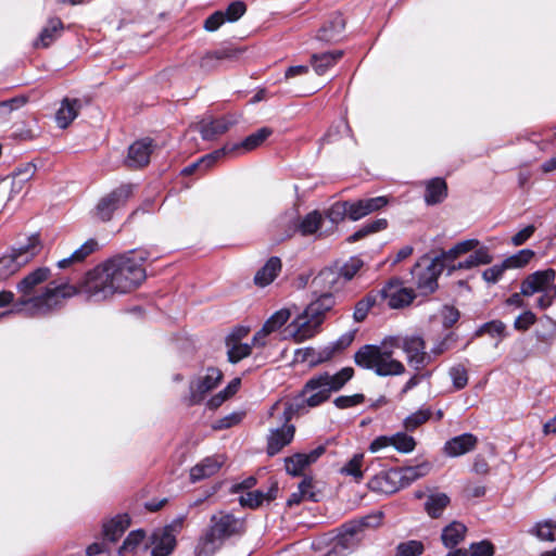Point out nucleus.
<instances>
[{
  "mask_svg": "<svg viewBox=\"0 0 556 556\" xmlns=\"http://www.w3.org/2000/svg\"><path fill=\"white\" fill-rule=\"evenodd\" d=\"M149 257L150 252L146 249L116 255L89 270L78 292L94 302L104 301L116 293H128L144 281L147 274L142 263Z\"/></svg>",
  "mask_w": 556,
  "mask_h": 556,
  "instance_id": "obj_1",
  "label": "nucleus"
},
{
  "mask_svg": "<svg viewBox=\"0 0 556 556\" xmlns=\"http://www.w3.org/2000/svg\"><path fill=\"white\" fill-rule=\"evenodd\" d=\"M397 348L404 351L408 365L415 370L422 369L431 362V356L426 352V342L418 334L393 336L386 338L380 345H363L355 353L354 362L380 377L399 376L405 372V367L393 358V351Z\"/></svg>",
  "mask_w": 556,
  "mask_h": 556,
  "instance_id": "obj_2",
  "label": "nucleus"
},
{
  "mask_svg": "<svg viewBox=\"0 0 556 556\" xmlns=\"http://www.w3.org/2000/svg\"><path fill=\"white\" fill-rule=\"evenodd\" d=\"M354 369L344 367L331 375L328 371L312 376L301 392L286 403L282 419L290 421L294 416L304 415L311 408L327 402L333 392L340 391L352 379Z\"/></svg>",
  "mask_w": 556,
  "mask_h": 556,
  "instance_id": "obj_3",
  "label": "nucleus"
},
{
  "mask_svg": "<svg viewBox=\"0 0 556 556\" xmlns=\"http://www.w3.org/2000/svg\"><path fill=\"white\" fill-rule=\"evenodd\" d=\"M78 293V288L68 283L56 285L54 281L50 282L45 291L33 298L27 295L21 296L14 304V308L3 315L12 312H25L28 316H45L54 309L62 306L63 300L72 298Z\"/></svg>",
  "mask_w": 556,
  "mask_h": 556,
  "instance_id": "obj_4",
  "label": "nucleus"
},
{
  "mask_svg": "<svg viewBox=\"0 0 556 556\" xmlns=\"http://www.w3.org/2000/svg\"><path fill=\"white\" fill-rule=\"evenodd\" d=\"M243 529V521L232 514L219 511L212 515L208 529L197 545L195 556L214 555L225 540L242 533Z\"/></svg>",
  "mask_w": 556,
  "mask_h": 556,
  "instance_id": "obj_5",
  "label": "nucleus"
},
{
  "mask_svg": "<svg viewBox=\"0 0 556 556\" xmlns=\"http://www.w3.org/2000/svg\"><path fill=\"white\" fill-rule=\"evenodd\" d=\"M316 295L317 298L289 326L295 341L301 342L313 338L319 331L326 314L336 304L333 293L331 292L317 293Z\"/></svg>",
  "mask_w": 556,
  "mask_h": 556,
  "instance_id": "obj_6",
  "label": "nucleus"
},
{
  "mask_svg": "<svg viewBox=\"0 0 556 556\" xmlns=\"http://www.w3.org/2000/svg\"><path fill=\"white\" fill-rule=\"evenodd\" d=\"M42 243L38 233L26 238L25 243L12 248L9 255L0 257V281H4L14 275L22 266L29 263L40 253Z\"/></svg>",
  "mask_w": 556,
  "mask_h": 556,
  "instance_id": "obj_7",
  "label": "nucleus"
},
{
  "mask_svg": "<svg viewBox=\"0 0 556 556\" xmlns=\"http://www.w3.org/2000/svg\"><path fill=\"white\" fill-rule=\"evenodd\" d=\"M438 262L439 260L425 255L412 267V282L419 294L428 295L438 289V277L443 271L442 265Z\"/></svg>",
  "mask_w": 556,
  "mask_h": 556,
  "instance_id": "obj_8",
  "label": "nucleus"
},
{
  "mask_svg": "<svg viewBox=\"0 0 556 556\" xmlns=\"http://www.w3.org/2000/svg\"><path fill=\"white\" fill-rule=\"evenodd\" d=\"M223 379V372L215 367H208L205 375L190 381L189 396L186 399L189 406L200 404L205 395L215 389Z\"/></svg>",
  "mask_w": 556,
  "mask_h": 556,
  "instance_id": "obj_9",
  "label": "nucleus"
},
{
  "mask_svg": "<svg viewBox=\"0 0 556 556\" xmlns=\"http://www.w3.org/2000/svg\"><path fill=\"white\" fill-rule=\"evenodd\" d=\"M132 193L131 185H121L103 197L97 205V214L103 220L108 222L112 218L114 211L118 210L130 198Z\"/></svg>",
  "mask_w": 556,
  "mask_h": 556,
  "instance_id": "obj_10",
  "label": "nucleus"
},
{
  "mask_svg": "<svg viewBox=\"0 0 556 556\" xmlns=\"http://www.w3.org/2000/svg\"><path fill=\"white\" fill-rule=\"evenodd\" d=\"M340 271L334 263L323 268L312 280L311 287L314 294L340 290L343 287Z\"/></svg>",
  "mask_w": 556,
  "mask_h": 556,
  "instance_id": "obj_11",
  "label": "nucleus"
},
{
  "mask_svg": "<svg viewBox=\"0 0 556 556\" xmlns=\"http://www.w3.org/2000/svg\"><path fill=\"white\" fill-rule=\"evenodd\" d=\"M555 279L556 271L553 268L536 270L521 281V294L532 296L535 293H542Z\"/></svg>",
  "mask_w": 556,
  "mask_h": 556,
  "instance_id": "obj_12",
  "label": "nucleus"
},
{
  "mask_svg": "<svg viewBox=\"0 0 556 556\" xmlns=\"http://www.w3.org/2000/svg\"><path fill=\"white\" fill-rule=\"evenodd\" d=\"M153 148V140L150 138L135 141L128 148L125 165L131 169H138L147 166L150 162Z\"/></svg>",
  "mask_w": 556,
  "mask_h": 556,
  "instance_id": "obj_13",
  "label": "nucleus"
},
{
  "mask_svg": "<svg viewBox=\"0 0 556 556\" xmlns=\"http://www.w3.org/2000/svg\"><path fill=\"white\" fill-rule=\"evenodd\" d=\"M325 452V445H318L309 453H295L292 456L286 457V471L293 477H299L306 467L314 464Z\"/></svg>",
  "mask_w": 556,
  "mask_h": 556,
  "instance_id": "obj_14",
  "label": "nucleus"
},
{
  "mask_svg": "<svg viewBox=\"0 0 556 556\" xmlns=\"http://www.w3.org/2000/svg\"><path fill=\"white\" fill-rule=\"evenodd\" d=\"M381 296L387 300V304L391 308H402L409 305L415 293L413 289L400 287L399 281H390L381 291Z\"/></svg>",
  "mask_w": 556,
  "mask_h": 556,
  "instance_id": "obj_15",
  "label": "nucleus"
},
{
  "mask_svg": "<svg viewBox=\"0 0 556 556\" xmlns=\"http://www.w3.org/2000/svg\"><path fill=\"white\" fill-rule=\"evenodd\" d=\"M367 485L370 491L382 494H393L402 489L397 469H390L375 475Z\"/></svg>",
  "mask_w": 556,
  "mask_h": 556,
  "instance_id": "obj_16",
  "label": "nucleus"
},
{
  "mask_svg": "<svg viewBox=\"0 0 556 556\" xmlns=\"http://www.w3.org/2000/svg\"><path fill=\"white\" fill-rule=\"evenodd\" d=\"M235 123V119L226 116L219 118H203L198 124V130L203 140L211 141L227 132Z\"/></svg>",
  "mask_w": 556,
  "mask_h": 556,
  "instance_id": "obj_17",
  "label": "nucleus"
},
{
  "mask_svg": "<svg viewBox=\"0 0 556 556\" xmlns=\"http://www.w3.org/2000/svg\"><path fill=\"white\" fill-rule=\"evenodd\" d=\"M282 427L270 430L267 438V454L274 456L278 454L285 446L291 443L294 437L295 428L283 419Z\"/></svg>",
  "mask_w": 556,
  "mask_h": 556,
  "instance_id": "obj_18",
  "label": "nucleus"
},
{
  "mask_svg": "<svg viewBox=\"0 0 556 556\" xmlns=\"http://www.w3.org/2000/svg\"><path fill=\"white\" fill-rule=\"evenodd\" d=\"M151 556H169L176 546V535L168 530L155 529L151 536Z\"/></svg>",
  "mask_w": 556,
  "mask_h": 556,
  "instance_id": "obj_19",
  "label": "nucleus"
},
{
  "mask_svg": "<svg viewBox=\"0 0 556 556\" xmlns=\"http://www.w3.org/2000/svg\"><path fill=\"white\" fill-rule=\"evenodd\" d=\"M225 463L223 455L208 456L190 469V480L198 482L214 476Z\"/></svg>",
  "mask_w": 556,
  "mask_h": 556,
  "instance_id": "obj_20",
  "label": "nucleus"
},
{
  "mask_svg": "<svg viewBox=\"0 0 556 556\" xmlns=\"http://www.w3.org/2000/svg\"><path fill=\"white\" fill-rule=\"evenodd\" d=\"M478 439L472 433H463L447 440L443 451L450 457H458L475 450Z\"/></svg>",
  "mask_w": 556,
  "mask_h": 556,
  "instance_id": "obj_21",
  "label": "nucleus"
},
{
  "mask_svg": "<svg viewBox=\"0 0 556 556\" xmlns=\"http://www.w3.org/2000/svg\"><path fill=\"white\" fill-rule=\"evenodd\" d=\"M345 27V21L340 13H334L319 28L316 38L319 41L331 43L340 39Z\"/></svg>",
  "mask_w": 556,
  "mask_h": 556,
  "instance_id": "obj_22",
  "label": "nucleus"
},
{
  "mask_svg": "<svg viewBox=\"0 0 556 556\" xmlns=\"http://www.w3.org/2000/svg\"><path fill=\"white\" fill-rule=\"evenodd\" d=\"M278 493V486L276 483L271 484L267 491L254 490L248 491L240 496V504L243 507L257 508L264 502H271L276 498Z\"/></svg>",
  "mask_w": 556,
  "mask_h": 556,
  "instance_id": "obj_23",
  "label": "nucleus"
},
{
  "mask_svg": "<svg viewBox=\"0 0 556 556\" xmlns=\"http://www.w3.org/2000/svg\"><path fill=\"white\" fill-rule=\"evenodd\" d=\"M342 50H333L321 53H313L309 63L319 76L324 75L329 68L333 67L343 56Z\"/></svg>",
  "mask_w": 556,
  "mask_h": 556,
  "instance_id": "obj_24",
  "label": "nucleus"
},
{
  "mask_svg": "<svg viewBox=\"0 0 556 556\" xmlns=\"http://www.w3.org/2000/svg\"><path fill=\"white\" fill-rule=\"evenodd\" d=\"M425 202L427 205H435L447 197V185L441 177H434L425 182Z\"/></svg>",
  "mask_w": 556,
  "mask_h": 556,
  "instance_id": "obj_25",
  "label": "nucleus"
},
{
  "mask_svg": "<svg viewBox=\"0 0 556 556\" xmlns=\"http://www.w3.org/2000/svg\"><path fill=\"white\" fill-rule=\"evenodd\" d=\"M81 106L80 100L65 98L55 115L59 127L66 128L77 117Z\"/></svg>",
  "mask_w": 556,
  "mask_h": 556,
  "instance_id": "obj_26",
  "label": "nucleus"
},
{
  "mask_svg": "<svg viewBox=\"0 0 556 556\" xmlns=\"http://www.w3.org/2000/svg\"><path fill=\"white\" fill-rule=\"evenodd\" d=\"M129 525L130 518L127 514L117 515L103 523V535L114 543L124 534Z\"/></svg>",
  "mask_w": 556,
  "mask_h": 556,
  "instance_id": "obj_27",
  "label": "nucleus"
},
{
  "mask_svg": "<svg viewBox=\"0 0 556 556\" xmlns=\"http://www.w3.org/2000/svg\"><path fill=\"white\" fill-rule=\"evenodd\" d=\"M281 270V261L278 256H271L254 276L255 285L266 287L271 283Z\"/></svg>",
  "mask_w": 556,
  "mask_h": 556,
  "instance_id": "obj_28",
  "label": "nucleus"
},
{
  "mask_svg": "<svg viewBox=\"0 0 556 556\" xmlns=\"http://www.w3.org/2000/svg\"><path fill=\"white\" fill-rule=\"evenodd\" d=\"M273 129L269 127H262L255 132L249 135L245 139L238 143H230V148H233V154L239 151H252L260 147L270 135Z\"/></svg>",
  "mask_w": 556,
  "mask_h": 556,
  "instance_id": "obj_29",
  "label": "nucleus"
},
{
  "mask_svg": "<svg viewBox=\"0 0 556 556\" xmlns=\"http://www.w3.org/2000/svg\"><path fill=\"white\" fill-rule=\"evenodd\" d=\"M50 276V269L48 267H39L27 276H25L18 283L17 290L24 295L30 294L34 289L46 281Z\"/></svg>",
  "mask_w": 556,
  "mask_h": 556,
  "instance_id": "obj_30",
  "label": "nucleus"
},
{
  "mask_svg": "<svg viewBox=\"0 0 556 556\" xmlns=\"http://www.w3.org/2000/svg\"><path fill=\"white\" fill-rule=\"evenodd\" d=\"M466 532L467 528L464 523L458 521L451 522L442 530L441 540L443 545L446 548H454L465 539Z\"/></svg>",
  "mask_w": 556,
  "mask_h": 556,
  "instance_id": "obj_31",
  "label": "nucleus"
},
{
  "mask_svg": "<svg viewBox=\"0 0 556 556\" xmlns=\"http://www.w3.org/2000/svg\"><path fill=\"white\" fill-rule=\"evenodd\" d=\"M431 465L430 463H421L416 466H407L401 469H397V473L401 478V486L402 489L410 485L414 481L418 480L427 476L430 472Z\"/></svg>",
  "mask_w": 556,
  "mask_h": 556,
  "instance_id": "obj_32",
  "label": "nucleus"
},
{
  "mask_svg": "<svg viewBox=\"0 0 556 556\" xmlns=\"http://www.w3.org/2000/svg\"><path fill=\"white\" fill-rule=\"evenodd\" d=\"M63 29V23L59 18H52L48 25L40 31L35 47L48 48L60 35Z\"/></svg>",
  "mask_w": 556,
  "mask_h": 556,
  "instance_id": "obj_33",
  "label": "nucleus"
},
{
  "mask_svg": "<svg viewBox=\"0 0 556 556\" xmlns=\"http://www.w3.org/2000/svg\"><path fill=\"white\" fill-rule=\"evenodd\" d=\"M323 214L315 210L306 214L299 223L298 230L302 236H311L316 233L321 226Z\"/></svg>",
  "mask_w": 556,
  "mask_h": 556,
  "instance_id": "obj_34",
  "label": "nucleus"
},
{
  "mask_svg": "<svg viewBox=\"0 0 556 556\" xmlns=\"http://www.w3.org/2000/svg\"><path fill=\"white\" fill-rule=\"evenodd\" d=\"M529 533L540 541L556 542V521L552 519L536 522Z\"/></svg>",
  "mask_w": 556,
  "mask_h": 556,
  "instance_id": "obj_35",
  "label": "nucleus"
},
{
  "mask_svg": "<svg viewBox=\"0 0 556 556\" xmlns=\"http://www.w3.org/2000/svg\"><path fill=\"white\" fill-rule=\"evenodd\" d=\"M334 266L339 269L341 280L345 285L364 266V262L357 256H352L344 263L334 262Z\"/></svg>",
  "mask_w": 556,
  "mask_h": 556,
  "instance_id": "obj_36",
  "label": "nucleus"
},
{
  "mask_svg": "<svg viewBox=\"0 0 556 556\" xmlns=\"http://www.w3.org/2000/svg\"><path fill=\"white\" fill-rule=\"evenodd\" d=\"M450 504V497L445 493L429 495L425 503V509L431 518H439Z\"/></svg>",
  "mask_w": 556,
  "mask_h": 556,
  "instance_id": "obj_37",
  "label": "nucleus"
},
{
  "mask_svg": "<svg viewBox=\"0 0 556 556\" xmlns=\"http://www.w3.org/2000/svg\"><path fill=\"white\" fill-rule=\"evenodd\" d=\"M387 226L388 220L386 218H378L374 222L363 225L357 231H355L353 235L349 237L348 241L354 243L367 237L368 235L386 229Z\"/></svg>",
  "mask_w": 556,
  "mask_h": 556,
  "instance_id": "obj_38",
  "label": "nucleus"
},
{
  "mask_svg": "<svg viewBox=\"0 0 556 556\" xmlns=\"http://www.w3.org/2000/svg\"><path fill=\"white\" fill-rule=\"evenodd\" d=\"M363 459L364 454H354L353 457L340 469V473L352 477L356 482H359L364 477V471L362 470Z\"/></svg>",
  "mask_w": 556,
  "mask_h": 556,
  "instance_id": "obj_39",
  "label": "nucleus"
},
{
  "mask_svg": "<svg viewBox=\"0 0 556 556\" xmlns=\"http://www.w3.org/2000/svg\"><path fill=\"white\" fill-rule=\"evenodd\" d=\"M535 333L539 341L545 343L552 342L556 338V321L549 316H544L541 318Z\"/></svg>",
  "mask_w": 556,
  "mask_h": 556,
  "instance_id": "obj_40",
  "label": "nucleus"
},
{
  "mask_svg": "<svg viewBox=\"0 0 556 556\" xmlns=\"http://www.w3.org/2000/svg\"><path fill=\"white\" fill-rule=\"evenodd\" d=\"M228 154H233V148H230V143H226L223 148L217 149L211 153H207L200 157V163L202 165V172L211 168L217 161L223 159Z\"/></svg>",
  "mask_w": 556,
  "mask_h": 556,
  "instance_id": "obj_41",
  "label": "nucleus"
},
{
  "mask_svg": "<svg viewBox=\"0 0 556 556\" xmlns=\"http://www.w3.org/2000/svg\"><path fill=\"white\" fill-rule=\"evenodd\" d=\"M376 302H377V295L372 294V293H369L365 298L359 300L355 304V308H354V313H353L354 320L356 323L363 321L367 317L369 309L376 304Z\"/></svg>",
  "mask_w": 556,
  "mask_h": 556,
  "instance_id": "obj_42",
  "label": "nucleus"
},
{
  "mask_svg": "<svg viewBox=\"0 0 556 556\" xmlns=\"http://www.w3.org/2000/svg\"><path fill=\"white\" fill-rule=\"evenodd\" d=\"M144 538L143 530L131 531L119 547L118 555L124 556L126 553L134 552L143 542Z\"/></svg>",
  "mask_w": 556,
  "mask_h": 556,
  "instance_id": "obj_43",
  "label": "nucleus"
},
{
  "mask_svg": "<svg viewBox=\"0 0 556 556\" xmlns=\"http://www.w3.org/2000/svg\"><path fill=\"white\" fill-rule=\"evenodd\" d=\"M391 446L400 453H410L416 446V441L405 432H397L392 435Z\"/></svg>",
  "mask_w": 556,
  "mask_h": 556,
  "instance_id": "obj_44",
  "label": "nucleus"
},
{
  "mask_svg": "<svg viewBox=\"0 0 556 556\" xmlns=\"http://www.w3.org/2000/svg\"><path fill=\"white\" fill-rule=\"evenodd\" d=\"M534 251L530 249H523L518 251L516 254L507 257L504 260L505 265L507 268H521L526 266L533 257H534Z\"/></svg>",
  "mask_w": 556,
  "mask_h": 556,
  "instance_id": "obj_45",
  "label": "nucleus"
},
{
  "mask_svg": "<svg viewBox=\"0 0 556 556\" xmlns=\"http://www.w3.org/2000/svg\"><path fill=\"white\" fill-rule=\"evenodd\" d=\"M348 202L338 201L334 202L328 210L325 211V217L328 218L331 224L338 225L348 217Z\"/></svg>",
  "mask_w": 556,
  "mask_h": 556,
  "instance_id": "obj_46",
  "label": "nucleus"
},
{
  "mask_svg": "<svg viewBox=\"0 0 556 556\" xmlns=\"http://www.w3.org/2000/svg\"><path fill=\"white\" fill-rule=\"evenodd\" d=\"M425 551L422 542L409 540L396 546L394 556H420Z\"/></svg>",
  "mask_w": 556,
  "mask_h": 556,
  "instance_id": "obj_47",
  "label": "nucleus"
},
{
  "mask_svg": "<svg viewBox=\"0 0 556 556\" xmlns=\"http://www.w3.org/2000/svg\"><path fill=\"white\" fill-rule=\"evenodd\" d=\"M240 53L239 50L236 49H220L213 52L206 53V55L201 61V67L206 68L210 67V63L212 61H220L226 59H235Z\"/></svg>",
  "mask_w": 556,
  "mask_h": 556,
  "instance_id": "obj_48",
  "label": "nucleus"
},
{
  "mask_svg": "<svg viewBox=\"0 0 556 556\" xmlns=\"http://www.w3.org/2000/svg\"><path fill=\"white\" fill-rule=\"evenodd\" d=\"M337 354L336 348L332 344H328L320 349L319 351H315L313 349H307L306 356L312 364H319L331 359Z\"/></svg>",
  "mask_w": 556,
  "mask_h": 556,
  "instance_id": "obj_49",
  "label": "nucleus"
},
{
  "mask_svg": "<svg viewBox=\"0 0 556 556\" xmlns=\"http://www.w3.org/2000/svg\"><path fill=\"white\" fill-rule=\"evenodd\" d=\"M228 346V361L236 364L251 354V345L248 343L235 342Z\"/></svg>",
  "mask_w": 556,
  "mask_h": 556,
  "instance_id": "obj_50",
  "label": "nucleus"
},
{
  "mask_svg": "<svg viewBox=\"0 0 556 556\" xmlns=\"http://www.w3.org/2000/svg\"><path fill=\"white\" fill-rule=\"evenodd\" d=\"M431 416L430 409H419L404 419V427L407 431H414L426 422Z\"/></svg>",
  "mask_w": 556,
  "mask_h": 556,
  "instance_id": "obj_51",
  "label": "nucleus"
},
{
  "mask_svg": "<svg viewBox=\"0 0 556 556\" xmlns=\"http://www.w3.org/2000/svg\"><path fill=\"white\" fill-rule=\"evenodd\" d=\"M300 488L304 494L305 500H308L313 503H317L321 500V492L316 490V486L311 477H304V479L300 482Z\"/></svg>",
  "mask_w": 556,
  "mask_h": 556,
  "instance_id": "obj_52",
  "label": "nucleus"
},
{
  "mask_svg": "<svg viewBox=\"0 0 556 556\" xmlns=\"http://www.w3.org/2000/svg\"><path fill=\"white\" fill-rule=\"evenodd\" d=\"M450 377L456 390L464 389L468 383V372L463 365L453 366L450 369Z\"/></svg>",
  "mask_w": 556,
  "mask_h": 556,
  "instance_id": "obj_53",
  "label": "nucleus"
},
{
  "mask_svg": "<svg viewBox=\"0 0 556 556\" xmlns=\"http://www.w3.org/2000/svg\"><path fill=\"white\" fill-rule=\"evenodd\" d=\"M507 269L508 268L503 261L502 263L495 264L492 267H489L485 270H483L482 278L485 282L494 285L502 279L504 273Z\"/></svg>",
  "mask_w": 556,
  "mask_h": 556,
  "instance_id": "obj_54",
  "label": "nucleus"
},
{
  "mask_svg": "<svg viewBox=\"0 0 556 556\" xmlns=\"http://www.w3.org/2000/svg\"><path fill=\"white\" fill-rule=\"evenodd\" d=\"M27 102L25 97H14L0 102V118L5 119L11 112L22 108Z\"/></svg>",
  "mask_w": 556,
  "mask_h": 556,
  "instance_id": "obj_55",
  "label": "nucleus"
},
{
  "mask_svg": "<svg viewBox=\"0 0 556 556\" xmlns=\"http://www.w3.org/2000/svg\"><path fill=\"white\" fill-rule=\"evenodd\" d=\"M506 326L501 320H492L483 324L477 331V336L489 333L492 337H503Z\"/></svg>",
  "mask_w": 556,
  "mask_h": 556,
  "instance_id": "obj_56",
  "label": "nucleus"
},
{
  "mask_svg": "<svg viewBox=\"0 0 556 556\" xmlns=\"http://www.w3.org/2000/svg\"><path fill=\"white\" fill-rule=\"evenodd\" d=\"M290 318V311L282 308L273 314L266 321L265 325L274 331L283 326Z\"/></svg>",
  "mask_w": 556,
  "mask_h": 556,
  "instance_id": "obj_57",
  "label": "nucleus"
},
{
  "mask_svg": "<svg viewBox=\"0 0 556 556\" xmlns=\"http://www.w3.org/2000/svg\"><path fill=\"white\" fill-rule=\"evenodd\" d=\"M36 173V165L28 163L23 167L16 168L13 174V186L16 184L23 185L28 181Z\"/></svg>",
  "mask_w": 556,
  "mask_h": 556,
  "instance_id": "obj_58",
  "label": "nucleus"
},
{
  "mask_svg": "<svg viewBox=\"0 0 556 556\" xmlns=\"http://www.w3.org/2000/svg\"><path fill=\"white\" fill-rule=\"evenodd\" d=\"M442 326L445 329L453 327L459 319L460 313L457 308L450 305H444L441 309Z\"/></svg>",
  "mask_w": 556,
  "mask_h": 556,
  "instance_id": "obj_59",
  "label": "nucleus"
},
{
  "mask_svg": "<svg viewBox=\"0 0 556 556\" xmlns=\"http://www.w3.org/2000/svg\"><path fill=\"white\" fill-rule=\"evenodd\" d=\"M365 216L379 211L383 206L388 204V199L386 197H375L368 199H361Z\"/></svg>",
  "mask_w": 556,
  "mask_h": 556,
  "instance_id": "obj_60",
  "label": "nucleus"
},
{
  "mask_svg": "<svg viewBox=\"0 0 556 556\" xmlns=\"http://www.w3.org/2000/svg\"><path fill=\"white\" fill-rule=\"evenodd\" d=\"M365 401V396L361 393L353 395H341L334 400L336 407L340 409L349 408L362 404Z\"/></svg>",
  "mask_w": 556,
  "mask_h": 556,
  "instance_id": "obj_61",
  "label": "nucleus"
},
{
  "mask_svg": "<svg viewBox=\"0 0 556 556\" xmlns=\"http://www.w3.org/2000/svg\"><path fill=\"white\" fill-rule=\"evenodd\" d=\"M245 10L247 7L242 1H235L230 3L224 12L225 18L228 22H236L245 13Z\"/></svg>",
  "mask_w": 556,
  "mask_h": 556,
  "instance_id": "obj_62",
  "label": "nucleus"
},
{
  "mask_svg": "<svg viewBox=\"0 0 556 556\" xmlns=\"http://www.w3.org/2000/svg\"><path fill=\"white\" fill-rule=\"evenodd\" d=\"M469 551L470 556H493L494 546L491 542L484 540L470 544Z\"/></svg>",
  "mask_w": 556,
  "mask_h": 556,
  "instance_id": "obj_63",
  "label": "nucleus"
},
{
  "mask_svg": "<svg viewBox=\"0 0 556 556\" xmlns=\"http://www.w3.org/2000/svg\"><path fill=\"white\" fill-rule=\"evenodd\" d=\"M536 321V316L531 311L520 314L514 323L515 329L519 331L528 330Z\"/></svg>",
  "mask_w": 556,
  "mask_h": 556,
  "instance_id": "obj_64",
  "label": "nucleus"
}]
</instances>
